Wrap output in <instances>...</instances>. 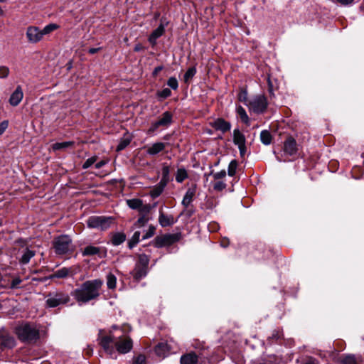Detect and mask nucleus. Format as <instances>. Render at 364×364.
Segmentation results:
<instances>
[{"label":"nucleus","mask_w":364,"mask_h":364,"mask_svg":"<svg viewBox=\"0 0 364 364\" xmlns=\"http://www.w3.org/2000/svg\"><path fill=\"white\" fill-rule=\"evenodd\" d=\"M168 139V135H166V136H164V139Z\"/></svg>","instance_id":"62"},{"label":"nucleus","mask_w":364,"mask_h":364,"mask_svg":"<svg viewBox=\"0 0 364 364\" xmlns=\"http://www.w3.org/2000/svg\"><path fill=\"white\" fill-rule=\"evenodd\" d=\"M283 150L285 154L289 156L296 154L297 151L296 141L291 137L288 138L284 142Z\"/></svg>","instance_id":"15"},{"label":"nucleus","mask_w":364,"mask_h":364,"mask_svg":"<svg viewBox=\"0 0 364 364\" xmlns=\"http://www.w3.org/2000/svg\"><path fill=\"white\" fill-rule=\"evenodd\" d=\"M102 284L103 282L100 279L86 281L75 289L72 295L78 303H87L99 297Z\"/></svg>","instance_id":"1"},{"label":"nucleus","mask_w":364,"mask_h":364,"mask_svg":"<svg viewBox=\"0 0 364 364\" xmlns=\"http://www.w3.org/2000/svg\"><path fill=\"white\" fill-rule=\"evenodd\" d=\"M127 204L130 208L137 209L141 213H148L150 210L149 205H143L142 200L138 198L127 200Z\"/></svg>","instance_id":"14"},{"label":"nucleus","mask_w":364,"mask_h":364,"mask_svg":"<svg viewBox=\"0 0 364 364\" xmlns=\"http://www.w3.org/2000/svg\"><path fill=\"white\" fill-rule=\"evenodd\" d=\"M9 74V69L6 66L0 67V78H6Z\"/></svg>","instance_id":"48"},{"label":"nucleus","mask_w":364,"mask_h":364,"mask_svg":"<svg viewBox=\"0 0 364 364\" xmlns=\"http://www.w3.org/2000/svg\"><path fill=\"white\" fill-rule=\"evenodd\" d=\"M140 49H141V48H140V46H136L134 48V50H135V51H139Z\"/></svg>","instance_id":"60"},{"label":"nucleus","mask_w":364,"mask_h":364,"mask_svg":"<svg viewBox=\"0 0 364 364\" xmlns=\"http://www.w3.org/2000/svg\"><path fill=\"white\" fill-rule=\"evenodd\" d=\"M193 346L196 348H203V344L199 342H196L193 344Z\"/></svg>","instance_id":"58"},{"label":"nucleus","mask_w":364,"mask_h":364,"mask_svg":"<svg viewBox=\"0 0 364 364\" xmlns=\"http://www.w3.org/2000/svg\"><path fill=\"white\" fill-rule=\"evenodd\" d=\"M36 255L35 251L31 250L29 249H26L25 252H23V255L21 256L19 262L21 264H28L31 259L33 257Z\"/></svg>","instance_id":"29"},{"label":"nucleus","mask_w":364,"mask_h":364,"mask_svg":"<svg viewBox=\"0 0 364 364\" xmlns=\"http://www.w3.org/2000/svg\"><path fill=\"white\" fill-rule=\"evenodd\" d=\"M212 127L216 130H220L222 132H226L231 128L230 122L225 121L222 118L217 119L212 123Z\"/></svg>","instance_id":"18"},{"label":"nucleus","mask_w":364,"mask_h":364,"mask_svg":"<svg viewBox=\"0 0 364 364\" xmlns=\"http://www.w3.org/2000/svg\"><path fill=\"white\" fill-rule=\"evenodd\" d=\"M342 364H357L353 355H347L342 360Z\"/></svg>","instance_id":"46"},{"label":"nucleus","mask_w":364,"mask_h":364,"mask_svg":"<svg viewBox=\"0 0 364 364\" xmlns=\"http://www.w3.org/2000/svg\"><path fill=\"white\" fill-rule=\"evenodd\" d=\"M149 258L147 255L142 254L139 257V261L136 264L148 268Z\"/></svg>","instance_id":"39"},{"label":"nucleus","mask_w":364,"mask_h":364,"mask_svg":"<svg viewBox=\"0 0 364 364\" xmlns=\"http://www.w3.org/2000/svg\"><path fill=\"white\" fill-rule=\"evenodd\" d=\"M148 272V268L136 264L133 270V277L134 279L139 280L144 278Z\"/></svg>","instance_id":"24"},{"label":"nucleus","mask_w":364,"mask_h":364,"mask_svg":"<svg viewBox=\"0 0 364 364\" xmlns=\"http://www.w3.org/2000/svg\"><path fill=\"white\" fill-rule=\"evenodd\" d=\"M9 122L7 120H4L0 123V135H1L5 130L8 128Z\"/></svg>","instance_id":"52"},{"label":"nucleus","mask_w":364,"mask_h":364,"mask_svg":"<svg viewBox=\"0 0 364 364\" xmlns=\"http://www.w3.org/2000/svg\"><path fill=\"white\" fill-rule=\"evenodd\" d=\"M162 70V67L161 66H159V67H156L155 69H154V75H156L159 71H161Z\"/></svg>","instance_id":"59"},{"label":"nucleus","mask_w":364,"mask_h":364,"mask_svg":"<svg viewBox=\"0 0 364 364\" xmlns=\"http://www.w3.org/2000/svg\"><path fill=\"white\" fill-rule=\"evenodd\" d=\"M116 284H117L116 277L113 274L109 273L107 276V287L110 289H114L116 287Z\"/></svg>","instance_id":"35"},{"label":"nucleus","mask_w":364,"mask_h":364,"mask_svg":"<svg viewBox=\"0 0 364 364\" xmlns=\"http://www.w3.org/2000/svg\"><path fill=\"white\" fill-rule=\"evenodd\" d=\"M180 361L181 364H197L198 356L195 353H189L182 355Z\"/></svg>","instance_id":"23"},{"label":"nucleus","mask_w":364,"mask_h":364,"mask_svg":"<svg viewBox=\"0 0 364 364\" xmlns=\"http://www.w3.org/2000/svg\"><path fill=\"white\" fill-rule=\"evenodd\" d=\"M148 220H149V219L147 218H146L145 215H142L134 224V228H137L143 227L148 222Z\"/></svg>","instance_id":"41"},{"label":"nucleus","mask_w":364,"mask_h":364,"mask_svg":"<svg viewBox=\"0 0 364 364\" xmlns=\"http://www.w3.org/2000/svg\"><path fill=\"white\" fill-rule=\"evenodd\" d=\"M126 240V235L122 232L115 233L112 238V242L114 245H119Z\"/></svg>","instance_id":"32"},{"label":"nucleus","mask_w":364,"mask_h":364,"mask_svg":"<svg viewBox=\"0 0 364 364\" xmlns=\"http://www.w3.org/2000/svg\"><path fill=\"white\" fill-rule=\"evenodd\" d=\"M7 0H0V2H6Z\"/></svg>","instance_id":"63"},{"label":"nucleus","mask_w":364,"mask_h":364,"mask_svg":"<svg viewBox=\"0 0 364 364\" xmlns=\"http://www.w3.org/2000/svg\"><path fill=\"white\" fill-rule=\"evenodd\" d=\"M252 364H264L263 363H260V362H255Z\"/></svg>","instance_id":"61"},{"label":"nucleus","mask_w":364,"mask_h":364,"mask_svg":"<svg viewBox=\"0 0 364 364\" xmlns=\"http://www.w3.org/2000/svg\"><path fill=\"white\" fill-rule=\"evenodd\" d=\"M176 220L171 215H165L162 211L159 213V223L162 227H168L173 225Z\"/></svg>","instance_id":"21"},{"label":"nucleus","mask_w":364,"mask_h":364,"mask_svg":"<svg viewBox=\"0 0 364 364\" xmlns=\"http://www.w3.org/2000/svg\"><path fill=\"white\" fill-rule=\"evenodd\" d=\"M14 337L4 331H0V348H11L15 346Z\"/></svg>","instance_id":"13"},{"label":"nucleus","mask_w":364,"mask_h":364,"mask_svg":"<svg viewBox=\"0 0 364 364\" xmlns=\"http://www.w3.org/2000/svg\"><path fill=\"white\" fill-rule=\"evenodd\" d=\"M23 97V93L22 89L20 86H18L11 95L9 98V103L11 105L16 107L21 102Z\"/></svg>","instance_id":"19"},{"label":"nucleus","mask_w":364,"mask_h":364,"mask_svg":"<svg viewBox=\"0 0 364 364\" xmlns=\"http://www.w3.org/2000/svg\"><path fill=\"white\" fill-rule=\"evenodd\" d=\"M53 247L55 254L62 255L73 250L72 240L67 235H62L54 238Z\"/></svg>","instance_id":"3"},{"label":"nucleus","mask_w":364,"mask_h":364,"mask_svg":"<svg viewBox=\"0 0 364 364\" xmlns=\"http://www.w3.org/2000/svg\"><path fill=\"white\" fill-rule=\"evenodd\" d=\"M100 50V48H92L88 50V53L90 54H95Z\"/></svg>","instance_id":"56"},{"label":"nucleus","mask_w":364,"mask_h":364,"mask_svg":"<svg viewBox=\"0 0 364 364\" xmlns=\"http://www.w3.org/2000/svg\"><path fill=\"white\" fill-rule=\"evenodd\" d=\"M58 25L55 23H50L46 25L43 29H41L42 36L43 37L45 35H48L53 32V31L58 28Z\"/></svg>","instance_id":"36"},{"label":"nucleus","mask_w":364,"mask_h":364,"mask_svg":"<svg viewBox=\"0 0 364 364\" xmlns=\"http://www.w3.org/2000/svg\"><path fill=\"white\" fill-rule=\"evenodd\" d=\"M338 2L342 4H350L353 0H336Z\"/></svg>","instance_id":"57"},{"label":"nucleus","mask_w":364,"mask_h":364,"mask_svg":"<svg viewBox=\"0 0 364 364\" xmlns=\"http://www.w3.org/2000/svg\"><path fill=\"white\" fill-rule=\"evenodd\" d=\"M196 73V68L195 67L189 68L184 75L185 82H188Z\"/></svg>","instance_id":"38"},{"label":"nucleus","mask_w":364,"mask_h":364,"mask_svg":"<svg viewBox=\"0 0 364 364\" xmlns=\"http://www.w3.org/2000/svg\"><path fill=\"white\" fill-rule=\"evenodd\" d=\"M180 234H165L161 236H157L154 239V246L156 247H162L169 246L180 240Z\"/></svg>","instance_id":"8"},{"label":"nucleus","mask_w":364,"mask_h":364,"mask_svg":"<svg viewBox=\"0 0 364 364\" xmlns=\"http://www.w3.org/2000/svg\"><path fill=\"white\" fill-rule=\"evenodd\" d=\"M225 188L226 184L223 181H217L213 186L214 190L218 191H221Z\"/></svg>","instance_id":"49"},{"label":"nucleus","mask_w":364,"mask_h":364,"mask_svg":"<svg viewBox=\"0 0 364 364\" xmlns=\"http://www.w3.org/2000/svg\"><path fill=\"white\" fill-rule=\"evenodd\" d=\"M107 164V161H105V160H102L97 163H96L95 164V168H102V166H104L105 164Z\"/></svg>","instance_id":"55"},{"label":"nucleus","mask_w":364,"mask_h":364,"mask_svg":"<svg viewBox=\"0 0 364 364\" xmlns=\"http://www.w3.org/2000/svg\"><path fill=\"white\" fill-rule=\"evenodd\" d=\"M260 139L262 144L264 145H269L272 142V137L269 131L263 130L260 133Z\"/></svg>","instance_id":"31"},{"label":"nucleus","mask_w":364,"mask_h":364,"mask_svg":"<svg viewBox=\"0 0 364 364\" xmlns=\"http://www.w3.org/2000/svg\"><path fill=\"white\" fill-rule=\"evenodd\" d=\"M129 141H126V140H124L122 141H121L117 147V151H121L122 149H124L128 144H129Z\"/></svg>","instance_id":"54"},{"label":"nucleus","mask_w":364,"mask_h":364,"mask_svg":"<svg viewBox=\"0 0 364 364\" xmlns=\"http://www.w3.org/2000/svg\"><path fill=\"white\" fill-rule=\"evenodd\" d=\"M169 181H170V166L166 163H164L162 164L161 178L160 182L167 185Z\"/></svg>","instance_id":"25"},{"label":"nucleus","mask_w":364,"mask_h":364,"mask_svg":"<svg viewBox=\"0 0 364 364\" xmlns=\"http://www.w3.org/2000/svg\"><path fill=\"white\" fill-rule=\"evenodd\" d=\"M238 100L240 102H247V92L246 90H242L238 94Z\"/></svg>","instance_id":"47"},{"label":"nucleus","mask_w":364,"mask_h":364,"mask_svg":"<svg viewBox=\"0 0 364 364\" xmlns=\"http://www.w3.org/2000/svg\"><path fill=\"white\" fill-rule=\"evenodd\" d=\"M112 221L111 217L93 215L87 219V225L90 228L105 230L110 227Z\"/></svg>","instance_id":"5"},{"label":"nucleus","mask_w":364,"mask_h":364,"mask_svg":"<svg viewBox=\"0 0 364 364\" xmlns=\"http://www.w3.org/2000/svg\"><path fill=\"white\" fill-rule=\"evenodd\" d=\"M16 333L22 341H33L38 338L39 332L36 326L32 323H24L16 328Z\"/></svg>","instance_id":"2"},{"label":"nucleus","mask_w":364,"mask_h":364,"mask_svg":"<svg viewBox=\"0 0 364 364\" xmlns=\"http://www.w3.org/2000/svg\"><path fill=\"white\" fill-rule=\"evenodd\" d=\"M173 115L171 112L166 111L164 112L158 120L151 122L150 127L147 131L148 134H153L160 127H168L172 123Z\"/></svg>","instance_id":"6"},{"label":"nucleus","mask_w":364,"mask_h":364,"mask_svg":"<svg viewBox=\"0 0 364 364\" xmlns=\"http://www.w3.org/2000/svg\"><path fill=\"white\" fill-rule=\"evenodd\" d=\"M167 144L163 142H156L146 147V154L150 156H155L164 151Z\"/></svg>","instance_id":"17"},{"label":"nucleus","mask_w":364,"mask_h":364,"mask_svg":"<svg viewBox=\"0 0 364 364\" xmlns=\"http://www.w3.org/2000/svg\"><path fill=\"white\" fill-rule=\"evenodd\" d=\"M100 345L103 349L110 355L114 352L115 342L117 340V336L112 334L102 336L100 334Z\"/></svg>","instance_id":"9"},{"label":"nucleus","mask_w":364,"mask_h":364,"mask_svg":"<svg viewBox=\"0 0 364 364\" xmlns=\"http://www.w3.org/2000/svg\"><path fill=\"white\" fill-rule=\"evenodd\" d=\"M133 364H145V357L142 355H139L136 358Z\"/></svg>","instance_id":"53"},{"label":"nucleus","mask_w":364,"mask_h":364,"mask_svg":"<svg viewBox=\"0 0 364 364\" xmlns=\"http://www.w3.org/2000/svg\"><path fill=\"white\" fill-rule=\"evenodd\" d=\"M171 92L168 88H164L161 91L159 92L157 95L163 99H166L171 96Z\"/></svg>","instance_id":"45"},{"label":"nucleus","mask_w":364,"mask_h":364,"mask_svg":"<svg viewBox=\"0 0 364 364\" xmlns=\"http://www.w3.org/2000/svg\"><path fill=\"white\" fill-rule=\"evenodd\" d=\"M167 85L173 90H176L178 87V80L174 77H171L168 80Z\"/></svg>","instance_id":"43"},{"label":"nucleus","mask_w":364,"mask_h":364,"mask_svg":"<svg viewBox=\"0 0 364 364\" xmlns=\"http://www.w3.org/2000/svg\"><path fill=\"white\" fill-rule=\"evenodd\" d=\"M115 347L118 352L127 353L132 348V341L129 337L117 336Z\"/></svg>","instance_id":"10"},{"label":"nucleus","mask_w":364,"mask_h":364,"mask_svg":"<svg viewBox=\"0 0 364 364\" xmlns=\"http://www.w3.org/2000/svg\"><path fill=\"white\" fill-rule=\"evenodd\" d=\"M225 176H226V171L225 170H222L219 172L214 173L213 178L215 180H218V179L225 178Z\"/></svg>","instance_id":"50"},{"label":"nucleus","mask_w":364,"mask_h":364,"mask_svg":"<svg viewBox=\"0 0 364 364\" xmlns=\"http://www.w3.org/2000/svg\"><path fill=\"white\" fill-rule=\"evenodd\" d=\"M22 280L19 277H16L11 282V288L16 289L18 288V285L21 283Z\"/></svg>","instance_id":"51"},{"label":"nucleus","mask_w":364,"mask_h":364,"mask_svg":"<svg viewBox=\"0 0 364 364\" xmlns=\"http://www.w3.org/2000/svg\"><path fill=\"white\" fill-rule=\"evenodd\" d=\"M165 31L164 26L161 23L159 27L155 29L149 36V41L152 46H155L156 43V40L161 37Z\"/></svg>","instance_id":"22"},{"label":"nucleus","mask_w":364,"mask_h":364,"mask_svg":"<svg viewBox=\"0 0 364 364\" xmlns=\"http://www.w3.org/2000/svg\"><path fill=\"white\" fill-rule=\"evenodd\" d=\"M73 141H63V142H57L53 144L52 148L53 150H60L65 149L69 148L73 145Z\"/></svg>","instance_id":"34"},{"label":"nucleus","mask_w":364,"mask_h":364,"mask_svg":"<svg viewBox=\"0 0 364 364\" xmlns=\"http://www.w3.org/2000/svg\"><path fill=\"white\" fill-rule=\"evenodd\" d=\"M237 166V164L236 161H235V160L232 161L229 164L228 172V175L230 176H233L235 174Z\"/></svg>","instance_id":"40"},{"label":"nucleus","mask_w":364,"mask_h":364,"mask_svg":"<svg viewBox=\"0 0 364 364\" xmlns=\"http://www.w3.org/2000/svg\"><path fill=\"white\" fill-rule=\"evenodd\" d=\"M154 351L157 356L164 358L169 355L171 348L167 343L161 342L156 346Z\"/></svg>","instance_id":"16"},{"label":"nucleus","mask_w":364,"mask_h":364,"mask_svg":"<svg viewBox=\"0 0 364 364\" xmlns=\"http://www.w3.org/2000/svg\"><path fill=\"white\" fill-rule=\"evenodd\" d=\"M101 249L99 247L88 245L82 251L83 256H92L100 253Z\"/></svg>","instance_id":"26"},{"label":"nucleus","mask_w":364,"mask_h":364,"mask_svg":"<svg viewBox=\"0 0 364 364\" xmlns=\"http://www.w3.org/2000/svg\"><path fill=\"white\" fill-rule=\"evenodd\" d=\"M97 161V157L96 156H92L89 159H87L85 163L83 164L82 165V168L84 169H86V168H88L89 167H90L93 164H95Z\"/></svg>","instance_id":"44"},{"label":"nucleus","mask_w":364,"mask_h":364,"mask_svg":"<svg viewBox=\"0 0 364 364\" xmlns=\"http://www.w3.org/2000/svg\"><path fill=\"white\" fill-rule=\"evenodd\" d=\"M140 231H136L129 241V247L133 248L140 240Z\"/></svg>","instance_id":"37"},{"label":"nucleus","mask_w":364,"mask_h":364,"mask_svg":"<svg viewBox=\"0 0 364 364\" xmlns=\"http://www.w3.org/2000/svg\"><path fill=\"white\" fill-rule=\"evenodd\" d=\"M155 230H156V228L154 226L150 225L148 230L142 236V240H146V239L151 237L155 233Z\"/></svg>","instance_id":"42"},{"label":"nucleus","mask_w":364,"mask_h":364,"mask_svg":"<svg viewBox=\"0 0 364 364\" xmlns=\"http://www.w3.org/2000/svg\"><path fill=\"white\" fill-rule=\"evenodd\" d=\"M75 274L73 267H63L55 271L52 275V278H66L73 277Z\"/></svg>","instance_id":"20"},{"label":"nucleus","mask_w":364,"mask_h":364,"mask_svg":"<svg viewBox=\"0 0 364 364\" xmlns=\"http://www.w3.org/2000/svg\"><path fill=\"white\" fill-rule=\"evenodd\" d=\"M233 142L240 149V154L242 155L245 151V137L244 134L237 129L233 131Z\"/></svg>","instance_id":"12"},{"label":"nucleus","mask_w":364,"mask_h":364,"mask_svg":"<svg viewBox=\"0 0 364 364\" xmlns=\"http://www.w3.org/2000/svg\"><path fill=\"white\" fill-rule=\"evenodd\" d=\"M26 37L28 42L36 43L43 39L41 29L36 26H28L26 30Z\"/></svg>","instance_id":"11"},{"label":"nucleus","mask_w":364,"mask_h":364,"mask_svg":"<svg viewBox=\"0 0 364 364\" xmlns=\"http://www.w3.org/2000/svg\"><path fill=\"white\" fill-rule=\"evenodd\" d=\"M236 112L242 122L246 124H249L250 119L245 109L242 106L239 105L236 108Z\"/></svg>","instance_id":"30"},{"label":"nucleus","mask_w":364,"mask_h":364,"mask_svg":"<svg viewBox=\"0 0 364 364\" xmlns=\"http://www.w3.org/2000/svg\"><path fill=\"white\" fill-rule=\"evenodd\" d=\"M249 110L257 114H262L267 108L268 102L263 95H257L252 97L247 103Z\"/></svg>","instance_id":"4"},{"label":"nucleus","mask_w":364,"mask_h":364,"mask_svg":"<svg viewBox=\"0 0 364 364\" xmlns=\"http://www.w3.org/2000/svg\"><path fill=\"white\" fill-rule=\"evenodd\" d=\"M195 195V191L193 189H188L187 191L185 193V196H183V198L182 200V205L185 208H188V206L191 203L193 196Z\"/></svg>","instance_id":"27"},{"label":"nucleus","mask_w":364,"mask_h":364,"mask_svg":"<svg viewBox=\"0 0 364 364\" xmlns=\"http://www.w3.org/2000/svg\"><path fill=\"white\" fill-rule=\"evenodd\" d=\"M2 225V222L1 220H0V227Z\"/></svg>","instance_id":"64"},{"label":"nucleus","mask_w":364,"mask_h":364,"mask_svg":"<svg viewBox=\"0 0 364 364\" xmlns=\"http://www.w3.org/2000/svg\"><path fill=\"white\" fill-rule=\"evenodd\" d=\"M70 301L68 294L59 291L50 293L48 295L46 305L50 308H55L60 304H65Z\"/></svg>","instance_id":"7"},{"label":"nucleus","mask_w":364,"mask_h":364,"mask_svg":"<svg viewBox=\"0 0 364 364\" xmlns=\"http://www.w3.org/2000/svg\"><path fill=\"white\" fill-rule=\"evenodd\" d=\"M188 173L184 168H180L177 170L176 174V181L178 183H182L185 179L188 178Z\"/></svg>","instance_id":"33"},{"label":"nucleus","mask_w":364,"mask_h":364,"mask_svg":"<svg viewBox=\"0 0 364 364\" xmlns=\"http://www.w3.org/2000/svg\"><path fill=\"white\" fill-rule=\"evenodd\" d=\"M166 186V184L159 181V183L151 189L150 192L151 196L154 198L159 197Z\"/></svg>","instance_id":"28"}]
</instances>
